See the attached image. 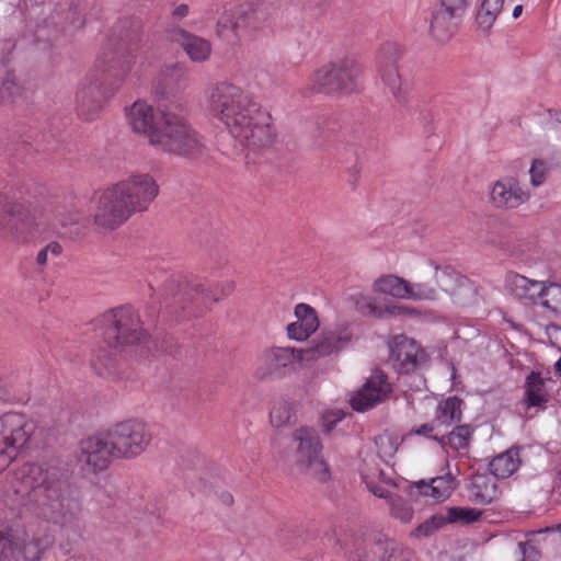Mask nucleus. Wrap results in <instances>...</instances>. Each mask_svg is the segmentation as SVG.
<instances>
[{
    "instance_id": "1",
    "label": "nucleus",
    "mask_w": 561,
    "mask_h": 561,
    "mask_svg": "<svg viewBox=\"0 0 561 561\" xmlns=\"http://www.w3.org/2000/svg\"><path fill=\"white\" fill-rule=\"evenodd\" d=\"M208 106L236 141L249 151L260 152L274 145L277 134L271 113L240 87L217 83L210 89Z\"/></svg>"
},
{
    "instance_id": "2",
    "label": "nucleus",
    "mask_w": 561,
    "mask_h": 561,
    "mask_svg": "<svg viewBox=\"0 0 561 561\" xmlns=\"http://www.w3.org/2000/svg\"><path fill=\"white\" fill-rule=\"evenodd\" d=\"M15 479L31 490L36 514L61 529L79 533L82 528V505L76 496L67 470L44 463H24Z\"/></svg>"
},
{
    "instance_id": "3",
    "label": "nucleus",
    "mask_w": 561,
    "mask_h": 561,
    "mask_svg": "<svg viewBox=\"0 0 561 561\" xmlns=\"http://www.w3.org/2000/svg\"><path fill=\"white\" fill-rule=\"evenodd\" d=\"M362 67L350 56L329 60L314 69L308 78L307 90L332 96L352 94L359 89Z\"/></svg>"
},
{
    "instance_id": "4",
    "label": "nucleus",
    "mask_w": 561,
    "mask_h": 561,
    "mask_svg": "<svg viewBox=\"0 0 561 561\" xmlns=\"http://www.w3.org/2000/svg\"><path fill=\"white\" fill-rule=\"evenodd\" d=\"M217 286L201 278H186L171 275L159 287V295L168 308L190 309L193 313L203 312L213 302L219 300Z\"/></svg>"
},
{
    "instance_id": "5",
    "label": "nucleus",
    "mask_w": 561,
    "mask_h": 561,
    "mask_svg": "<svg viewBox=\"0 0 561 561\" xmlns=\"http://www.w3.org/2000/svg\"><path fill=\"white\" fill-rule=\"evenodd\" d=\"M151 146L158 151L191 159H197L206 152L203 138L183 116L173 112L165 117L159 134L153 135Z\"/></svg>"
},
{
    "instance_id": "6",
    "label": "nucleus",
    "mask_w": 561,
    "mask_h": 561,
    "mask_svg": "<svg viewBox=\"0 0 561 561\" xmlns=\"http://www.w3.org/2000/svg\"><path fill=\"white\" fill-rule=\"evenodd\" d=\"M294 461L305 474L311 476L321 483L330 480V467L324 460L322 443L316 428L300 426L293 431Z\"/></svg>"
},
{
    "instance_id": "7",
    "label": "nucleus",
    "mask_w": 561,
    "mask_h": 561,
    "mask_svg": "<svg viewBox=\"0 0 561 561\" xmlns=\"http://www.w3.org/2000/svg\"><path fill=\"white\" fill-rule=\"evenodd\" d=\"M39 543L20 518L0 519V561H41Z\"/></svg>"
},
{
    "instance_id": "8",
    "label": "nucleus",
    "mask_w": 561,
    "mask_h": 561,
    "mask_svg": "<svg viewBox=\"0 0 561 561\" xmlns=\"http://www.w3.org/2000/svg\"><path fill=\"white\" fill-rule=\"evenodd\" d=\"M102 322L104 340L111 347L138 345L147 339L140 317L131 307H119L105 312Z\"/></svg>"
},
{
    "instance_id": "9",
    "label": "nucleus",
    "mask_w": 561,
    "mask_h": 561,
    "mask_svg": "<svg viewBox=\"0 0 561 561\" xmlns=\"http://www.w3.org/2000/svg\"><path fill=\"white\" fill-rule=\"evenodd\" d=\"M34 423L23 413L0 414V472L18 457L19 450L31 439Z\"/></svg>"
},
{
    "instance_id": "10",
    "label": "nucleus",
    "mask_w": 561,
    "mask_h": 561,
    "mask_svg": "<svg viewBox=\"0 0 561 561\" xmlns=\"http://www.w3.org/2000/svg\"><path fill=\"white\" fill-rule=\"evenodd\" d=\"M112 440V450L116 458L134 459L140 456L151 444L149 426L138 420H127L113 425L107 431Z\"/></svg>"
},
{
    "instance_id": "11",
    "label": "nucleus",
    "mask_w": 561,
    "mask_h": 561,
    "mask_svg": "<svg viewBox=\"0 0 561 561\" xmlns=\"http://www.w3.org/2000/svg\"><path fill=\"white\" fill-rule=\"evenodd\" d=\"M36 227L35 218L24 206L0 192V238L27 241Z\"/></svg>"
},
{
    "instance_id": "12",
    "label": "nucleus",
    "mask_w": 561,
    "mask_h": 561,
    "mask_svg": "<svg viewBox=\"0 0 561 561\" xmlns=\"http://www.w3.org/2000/svg\"><path fill=\"white\" fill-rule=\"evenodd\" d=\"M44 211L48 221L68 229L70 233H80L87 226L84 202L76 196H56L46 203Z\"/></svg>"
},
{
    "instance_id": "13",
    "label": "nucleus",
    "mask_w": 561,
    "mask_h": 561,
    "mask_svg": "<svg viewBox=\"0 0 561 561\" xmlns=\"http://www.w3.org/2000/svg\"><path fill=\"white\" fill-rule=\"evenodd\" d=\"M304 360L301 348L271 347L265 350L256 362L254 376L259 380H273L286 377Z\"/></svg>"
},
{
    "instance_id": "14",
    "label": "nucleus",
    "mask_w": 561,
    "mask_h": 561,
    "mask_svg": "<svg viewBox=\"0 0 561 561\" xmlns=\"http://www.w3.org/2000/svg\"><path fill=\"white\" fill-rule=\"evenodd\" d=\"M134 215L124 196L114 184L104 190L98 198L94 222L107 230H114Z\"/></svg>"
},
{
    "instance_id": "15",
    "label": "nucleus",
    "mask_w": 561,
    "mask_h": 561,
    "mask_svg": "<svg viewBox=\"0 0 561 561\" xmlns=\"http://www.w3.org/2000/svg\"><path fill=\"white\" fill-rule=\"evenodd\" d=\"M133 213H141L159 194V185L148 173H134L115 184Z\"/></svg>"
},
{
    "instance_id": "16",
    "label": "nucleus",
    "mask_w": 561,
    "mask_h": 561,
    "mask_svg": "<svg viewBox=\"0 0 561 561\" xmlns=\"http://www.w3.org/2000/svg\"><path fill=\"white\" fill-rule=\"evenodd\" d=\"M388 346L389 360L399 374H411L427 362V354L421 345L404 334L393 336Z\"/></svg>"
},
{
    "instance_id": "17",
    "label": "nucleus",
    "mask_w": 561,
    "mask_h": 561,
    "mask_svg": "<svg viewBox=\"0 0 561 561\" xmlns=\"http://www.w3.org/2000/svg\"><path fill=\"white\" fill-rule=\"evenodd\" d=\"M171 114L168 108H154L145 101H136L127 111V121L135 133L144 134L149 144L154 134L164 124L165 117Z\"/></svg>"
},
{
    "instance_id": "18",
    "label": "nucleus",
    "mask_w": 561,
    "mask_h": 561,
    "mask_svg": "<svg viewBox=\"0 0 561 561\" xmlns=\"http://www.w3.org/2000/svg\"><path fill=\"white\" fill-rule=\"evenodd\" d=\"M392 392L388 376L376 369L366 382L350 399L351 407L357 412H365L385 402Z\"/></svg>"
},
{
    "instance_id": "19",
    "label": "nucleus",
    "mask_w": 561,
    "mask_h": 561,
    "mask_svg": "<svg viewBox=\"0 0 561 561\" xmlns=\"http://www.w3.org/2000/svg\"><path fill=\"white\" fill-rule=\"evenodd\" d=\"M403 49L397 43H385L378 50L376 57L377 71L382 82L389 88L391 93L400 96L402 79L400 75L399 61Z\"/></svg>"
},
{
    "instance_id": "20",
    "label": "nucleus",
    "mask_w": 561,
    "mask_h": 561,
    "mask_svg": "<svg viewBox=\"0 0 561 561\" xmlns=\"http://www.w3.org/2000/svg\"><path fill=\"white\" fill-rule=\"evenodd\" d=\"M112 458L116 456L112 450V440L107 432L105 435L91 436L80 443L79 461L93 473L105 470Z\"/></svg>"
},
{
    "instance_id": "21",
    "label": "nucleus",
    "mask_w": 561,
    "mask_h": 561,
    "mask_svg": "<svg viewBox=\"0 0 561 561\" xmlns=\"http://www.w3.org/2000/svg\"><path fill=\"white\" fill-rule=\"evenodd\" d=\"M256 19V8L251 2H243L226 8L216 23V34L219 37H227L233 34L236 37L240 32L247 30Z\"/></svg>"
},
{
    "instance_id": "22",
    "label": "nucleus",
    "mask_w": 561,
    "mask_h": 561,
    "mask_svg": "<svg viewBox=\"0 0 561 561\" xmlns=\"http://www.w3.org/2000/svg\"><path fill=\"white\" fill-rule=\"evenodd\" d=\"M529 199V194L522 188L514 178L494 182L490 187V202L499 209H514Z\"/></svg>"
},
{
    "instance_id": "23",
    "label": "nucleus",
    "mask_w": 561,
    "mask_h": 561,
    "mask_svg": "<svg viewBox=\"0 0 561 561\" xmlns=\"http://www.w3.org/2000/svg\"><path fill=\"white\" fill-rule=\"evenodd\" d=\"M185 87V70L180 64L162 67L153 80L152 90L157 95L169 98L182 91Z\"/></svg>"
},
{
    "instance_id": "24",
    "label": "nucleus",
    "mask_w": 561,
    "mask_h": 561,
    "mask_svg": "<svg viewBox=\"0 0 561 561\" xmlns=\"http://www.w3.org/2000/svg\"><path fill=\"white\" fill-rule=\"evenodd\" d=\"M351 340L346 329L324 332L318 343L310 348L302 350L304 360H317L342 350Z\"/></svg>"
},
{
    "instance_id": "25",
    "label": "nucleus",
    "mask_w": 561,
    "mask_h": 561,
    "mask_svg": "<svg viewBox=\"0 0 561 561\" xmlns=\"http://www.w3.org/2000/svg\"><path fill=\"white\" fill-rule=\"evenodd\" d=\"M297 321L287 325V334L297 341L307 340L319 328V319L316 310L307 304H298L295 307Z\"/></svg>"
},
{
    "instance_id": "26",
    "label": "nucleus",
    "mask_w": 561,
    "mask_h": 561,
    "mask_svg": "<svg viewBox=\"0 0 561 561\" xmlns=\"http://www.w3.org/2000/svg\"><path fill=\"white\" fill-rule=\"evenodd\" d=\"M103 96L98 82L82 84L76 96L78 114L87 121L93 119L102 107Z\"/></svg>"
},
{
    "instance_id": "27",
    "label": "nucleus",
    "mask_w": 561,
    "mask_h": 561,
    "mask_svg": "<svg viewBox=\"0 0 561 561\" xmlns=\"http://www.w3.org/2000/svg\"><path fill=\"white\" fill-rule=\"evenodd\" d=\"M173 39L181 45L194 62L205 61L211 54V45L207 39L190 34L182 28L174 31Z\"/></svg>"
},
{
    "instance_id": "28",
    "label": "nucleus",
    "mask_w": 561,
    "mask_h": 561,
    "mask_svg": "<svg viewBox=\"0 0 561 561\" xmlns=\"http://www.w3.org/2000/svg\"><path fill=\"white\" fill-rule=\"evenodd\" d=\"M136 50L137 44L119 43L111 56H105L104 64L108 65H104L103 70L114 76H125L131 69Z\"/></svg>"
},
{
    "instance_id": "29",
    "label": "nucleus",
    "mask_w": 561,
    "mask_h": 561,
    "mask_svg": "<svg viewBox=\"0 0 561 561\" xmlns=\"http://www.w3.org/2000/svg\"><path fill=\"white\" fill-rule=\"evenodd\" d=\"M539 280H534L515 272H508L505 276V288L517 299H527L537 302L540 290Z\"/></svg>"
},
{
    "instance_id": "30",
    "label": "nucleus",
    "mask_w": 561,
    "mask_h": 561,
    "mask_svg": "<svg viewBox=\"0 0 561 561\" xmlns=\"http://www.w3.org/2000/svg\"><path fill=\"white\" fill-rule=\"evenodd\" d=\"M455 486L456 482L451 474L433 478L428 483L421 480L414 484L420 494L431 496L436 501L448 499Z\"/></svg>"
},
{
    "instance_id": "31",
    "label": "nucleus",
    "mask_w": 561,
    "mask_h": 561,
    "mask_svg": "<svg viewBox=\"0 0 561 561\" xmlns=\"http://www.w3.org/2000/svg\"><path fill=\"white\" fill-rule=\"evenodd\" d=\"M461 18V15H451L445 8H439L436 10L431 20L430 31L432 36L437 42H446L448 41L456 30L455 20Z\"/></svg>"
},
{
    "instance_id": "32",
    "label": "nucleus",
    "mask_w": 561,
    "mask_h": 561,
    "mask_svg": "<svg viewBox=\"0 0 561 561\" xmlns=\"http://www.w3.org/2000/svg\"><path fill=\"white\" fill-rule=\"evenodd\" d=\"M548 402V394L545 391V380L539 373L531 371L525 381L524 403L527 409L545 408Z\"/></svg>"
},
{
    "instance_id": "33",
    "label": "nucleus",
    "mask_w": 561,
    "mask_h": 561,
    "mask_svg": "<svg viewBox=\"0 0 561 561\" xmlns=\"http://www.w3.org/2000/svg\"><path fill=\"white\" fill-rule=\"evenodd\" d=\"M470 496L478 504H489L497 496L494 479L488 474H477L472 478Z\"/></svg>"
},
{
    "instance_id": "34",
    "label": "nucleus",
    "mask_w": 561,
    "mask_h": 561,
    "mask_svg": "<svg viewBox=\"0 0 561 561\" xmlns=\"http://www.w3.org/2000/svg\"><path fill=\"white\" fill-rule=\"evenodd\" d=\"M410 283L396 275H383L373 284V290L377 294L389 295L394 298L409 299Z\"/></svg>"
},
{
    "instance_id": "35",
    "label": "nucleus",
    "mask_w": 561,
    "mask_h": 561,
    "mask_svg": "<svg viewBox=\"0 0 561 561\" xmlns=\"http://www.w3.org/2000/svg\"><path fill=\"white\" fill-rule=\"evenodd\" d=\"M356 309L364 316H370L377 319H388L396 316H403L409 312L407 307L398 305L378 307L364 296H360L356 300Z\"/></svg>"
},
{
    "instance_id": "36",
    "label": "nucleus",
    "mask_w": 561,
    "mask_h": 561,
    "mask_svg": "<svg viewBox=\"0 0 561 561\" xmlns=\"http://www.w3.org/2000/svg\"><path fill=\"white\" fill-rule=\"evenodd\" d=\"M299 404L295 401L280 399L276 401L270 412V421L274 427L291 425L297 420Z\"/></svg>"
},
{
    "instance_id": "37",
    "label": "nucleus",
    "mask_w": 561,
    "mask_h": 561,
    "mask_svg": "<svg viewBox=\"0 0 561 561\" xmlns=\"http://www.w3.org/2000/svg\"><path fill=\"white\" fill-rule=\"evenodd\" d=\"M519 462L518 451L510 449L494 457L489 468L494 477L505 479L517 470Z\"/></svg>"
},
{
    "instance_id": "38",
    "label": "nucleus",
    "mask_w": 561,
    "mask_h": 561,
    "mask_svg": "<svg viewBox=\"0 0 561 561\" xmlns=\"http://www.w3.org/2000/svg\"><path fill=\"white\" fill-rule=\"evenodd\" d=\"M537 300L556 318L561 317V285L541 282Z\"/></svg>"
},
{
    "instance_id": "39",
    "label": "nucleus",
    "mask_w": 561,
    "mask_h": 561,
    "mask_svg": "<svg viewBox=\"0 0 561 561\" xmlns=\"http://www.w3.org/2000/svg\"><path fill=\"white\" fill-rule=\"evenodd\" d=\"M462 401L456 397L448 398L437 405L436 425H449L461 417Z\"/></svg>"
},
{
    "instance_id": "40",
    "label": "nucleus",
    "mask_w": 561,
    "mask_h": 561,
    "mask_svg": "<svg viewBox=\"0 0 561 561\" xmlns=\"http://www.w3.org/2000/svg\"><path fill=\"white\" fill-rule=\"evenodd\" d=\"M275 540L285 551H294L302 542L301 530L296 525H282L276 530Z\"/></svg>"
},
{
    "instance_id": "41",
    "label": "nucleus",
    "mask_w": 561,
    "mask_h": 561,
    "mask_svg": "<svg viewBox=\"0 0 561 561\" xmlns=\"http://www.w3.org/2000/svg\"><path fill=\"white\" fill-rule=\"evenodd\" d=\"M437 298V287L435 286L432 274L424 275V277L416 283H410L409 299L435 300Z\"/></svg>"
},
{
    "instance_id": "42",
    "label": "nucleus",
    "mask_w": 561,
    "mask_h": 561,
    "mask_svg": "<svg viewBox=\"0 0 561 561\" xmlns=\"http://www.w3.org/2000/svg\"><path fill=\"white\" fill-rule=\"evenodd\" d=\"M432 276L437 291L440 290L450 295L454 294L460 280L459 274L450 266L439 267L436 265Z\"/></svg>"
},
{
    "instance_id": "43",
    "label": "nucleus",
    "mask_w": 561,
    "mask_h": 561,
    "mask_svg": "<svg viewBox=\"0 0 561 561\" xmlns=\"http://www.w3.org/2000/svg\"><path fill=\"white\" fill-rule=\"evenodd\" d=\"M504 0H483L477 13V23L483 31H489L502 11Z\"/></svg>"
},
{
    "instance_id": "44",
    "label": "nucleus",
    "mask_w": 561,
    "mask_h": 561,
    "mask_svg": "<svg viewBox=\"0 0 561 561\" xmlns=\"http://www.w3.org/2000/svg\"><path fill=\"white\" fill-rule=\"evenodd\" d=\"M472 435V428L468 425L456 426L447 436L442 438L434 437L443 445H449L454 450H460L468 447Z\"/></svg>"
},
{
    "instance_id": "45",
    "label": "nucleus",
    "mask_w": 561,
    "mask_h": 561,
    "mask_svg": "<svg viewBox=\"0 0 561 561\" xmlns=\"http://www.w3.org/2000/svg\"><path fill=\"white\" fill-rule=\"evenodd\" d=\"M390 515L402 523H410L413 517L412 506L400 495L390 496Z\"/></svg>"
},
{
    "instance_id": "46",
    "label": "nucleus",
    "mask_w": 561,
    "mask_h": 561,
    "mask_svg": "<svg viewBox=\"0 0 561 561\" xmlns=\"http://www.w3.org/2000/svg\"><path fill=\"white\" fill-rule=\"evenodd\" d=\"M481 516V512L474 508L467 507H449L446 512L445 519L446 523H457L461 522L465 524H469L476 522Z\"/></svg>"
},
{
    "instance_id": "47",
    "label": "nucleus",
    "mask_w": 561,
    "mask_h": 561,
    "mask_svg": "<svg viewBox=\"0 0 561 561\" xmlns=\"http://www.w3.org/2000/svg\"><path fill=\"white\" fill-rule=\"evenodd\" d=\"M446 523L445 515H433L424 523L420 524L413 531L416 537H427L435 530L444 526Z\"/></svg>"
},
{
    "instance_id": "48",
    "label": "nucleus",
    "mask_w": 561,
    "mask_h": 561,
    "mask_svg": "<svg viewBox=\"0 0 561 561\" xmlns=\"http://www.w3.org/2000/svg\"><path fill=\"white\" fill-rule=\"evenodd\" d=\"M61 252L62 247L58 242H50L38 252L36 263L43 266L48 262L49 257H57Z\"/></svg>"
},
{
    "instance_id": "49",
    "label": "nucleus",
    "mask_w": 561,
    "mask_h": 561,
    "mask_svg": "<svg viewBox=\"0 0 561 561\" xmlns=\"http://www.w3.org/2000/svg\"><path fill=\"white\" fill-rule=\"evenodd\" d=\"M472 0H440L442 8H445L451 15H463Z\"/></svg>"
},
{
    "instance_id": "50",
    "label": "nucleus",
    "mask_w": 561,
    "mask_h": 561,
    "mask_svg": "<svg viewBox=\"0 0 561 561\" xmlns=\"http://www.w3.org/2000/svg\"><path fill=\"white\" fill-rule=\"evenodd\" d=\"M529 173L531 184L534 186H539L540 184L543 183L547 173L546 163L541 160H534Z\"/></svg>"
},
{
    "instance_id": "51",
    "label": "nucleus",
    "mask_w": 561,
    "mask_h": 561,
    "mask_svg": "<svg viewBox=\"0 0 561 561\" xmlns=\"http://www.w3.org/2000/svg\"><path fill=\"white\" fill-rule=\"evenodd\" d=\"M323 123L324 122L321 118H310L304 124L305 131L316 144H319V140L322 137Z\"/></svg>"
},
{
    "instance_id": "52",
    "label": "nucleus",
    "mask_w": 561,
    "mask_h": 561,
    "mask_svg": "<svg viewBox=\"0 0 561 561\" xmlns=\"http://www.w3.org/2000/svg\"><path fill=\"white\" fill-rule=\"evenodd\" d=\"M519 550L523 554V561H537L541 553L540 550L534 545L531 540L518 543Z\"/></svg>"
},
{
    "instance_id": "53",
    "label": "nucleus",
    "mask_w": 561,
    "mask_h": 561,
    "mask_svg": "<svg viewBox=\"0 0 561 561\" xmlns=\"http://www.w3.org/2000/svg\"><path fill=\"white\" fill-rule=\"evenodd\" d=\"M363 481L365 482L366 486L369 489V491L380 497V499H386L388 500V502H390V496H394L396 494H391L390 492H388L387 490H385L381 486H377L373 483V481H370L368 479V477L366 476H363Z\"/></svg>"
},
{
    "instance_id": "54",
    "label": "nucleus",
    "mask_w": 561,
    "mask_h": 561,
    "mask_svg": "<svg viewBox=\"0 0 561 561\" xmlns=\"http://www.w3.org/2000/svg\"><path fill=\"white\" fill-rule=\"evenodd\" d=\"M15 89V83L12 81H5L0 87V100L5 101L9 100L11 91Z\"/></svg>"
},
{
    "instance_id": "55",
    "label": "nucleus",
    "mask_w": 561,
    "mask_h": 561,
    "mask_svg": "<svg viewBox=\"0 0 561 561\" xmlns=\"http://www.w3.org/2000/svg\"><path fill=\"white\" fill-rule=\"evenodd\" d=\"M435 422L434 424H422L421 426L414 428L413 432L417 435H426L435 428Z\"/></svg>"
},
{
    "instance_id": "56",
    "label": "nucleus",
    "mask_w": 561,
    "mask_h": 561,
    "mask_svg": "<svg viewBox=\"0 0 561 561\" xmlns=\"http://www.w3.org/2000/svg\"><path fill=\"white\" fill-rule=\"evenodd\" d=\"M188 13V7L186 4H180L173 11V16L176 19H182L186 16Z\"/></svg>"
},
{
    "instance_id": "57",
    "label": "nucleus",
    "mask_w": 561,
    "mask_h": 561,
    "mask_svg": "<svg viewBox=\"0 0 561 561\" xmlns=\"http://www.w3.org/2000/svg\"><path fill=\"white\" fill-rule=\"evenodd\" d=\"M119 43L136 44V42H134L131 38H130V39H128V41H126V39H123V38H122L118 43H116V44H115V46H114V47H113V45H110V48H111V49L113 48V50H112V51H108V53H104V56L102 57V59H100V60H99V62H100V65H101V67H102L103 69H104V65H105V64H104L105 56H106V55L111 56V54L115 51V48L117 47V45H118Z\"/></svg>"
},
{
    "instance_id": "58",
    "label": "nucleus",
    "mask_w": 561,
    "mask_h": 561,
    "mask_svg": "<svg viewBox=\"0 0 561 561\" xmlns=\"http://www.w3.org/2000/svg\"><path fill=\"white\" fill-rule=\"evenodd\" d=\"M73 561H99V560L91 553H80L75 557Z\"/></svg>"
},
{
    "instance_id": "59",
    "label": "nucleus",
    "mask_w": 561,
    "mask_h": 561,
    "mask_svg": "<svg viewBox=\"0 0 561 561\" xmlns=\"http://www.w3.org/2000/svg\"><path fill=\"white\" fill-rule=\"evenodd\" d=\"M233 288H234V284H233L232 282H229V283H227V284H226V286L222 288V294L227 296V295H229L230 293H232Z\"/></svg>"
},
{
    "instance_id": "60",
    "label": "nucleus",
    "mask_w": 561,
    "mask_h": 561,
    "mask_svg": "<svg viewBox=\"0 0 561 561\" xmlns=\"http://www.w3.org/2000/svg\"><path fill=\"white\" fill-rule=\"evenodd\" d=\"M522 12H523V5H520V4L516 5V7L514 8V10H513V18H514V19L519 18V16H520V14H522Z\"/></svg>"
},
{
    "instance_id": "61",
    "label": "nucleus",
    "mask_w": 561,
    "mask_h": 561,
    "mask_svg": "<svg viewBox=\"0 0 561 561\" xmlns=\"http://www.w3.org/2000/svg\"><path fill=\"white\" fill-rule=\"evenodd\" d=\"M556 371L561 376V357L556 363Z\"/></svg>"
},
{
    "instance_id": "62",
    "label": "nucleus",
    "mask_w": 561,
    "mask_h": 561,
    "mask_svg": "<svg viewBox=\"0 0 561 561\" xmlns=\"http://www.w3.org/2000/svg\"><path fill=\"white\" fill-rule=\"evenodd\" d=\"M225 501H226L227 503H231V502H232V497H231V495H228L227 497H225Z\"/></svg>"
},
{
    "instance_id": "63",
    "label": "nucleus",
    "mask_w": 561,
    "mask_h": 561,
    "mask_svg": "<svg viewBox=\"0 0 561 561\" xmlns=\"http://www.w3.org/2000/svg\"><path fill=\"white\" fill-rule=\"evenodd\" d=\"M225 501H226L227 503H231V502H232V497H231V495H228L227 497H225Z\"/></svg>"
},
{
    "instance_id": "64",
    "label": "nucleus",
    "mask_w": 561,
    "mask_h": 561,
    "mask_svg": "<svg viewBox=\"0 0 561 561\" xmlns=\"http://www.w3.org/2000/svg\"><path fill=\"white\" fill-rule=\"evenodd\" d=\"M556 119H557L558 122H561V113H556Z\"/></svg>"
}]
</instances>
